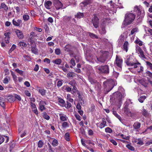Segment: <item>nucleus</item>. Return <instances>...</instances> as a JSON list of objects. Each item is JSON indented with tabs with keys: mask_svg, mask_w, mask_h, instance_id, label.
Here are the masks:
<instances>
[{
	"mask_svg": "<svg viewBox=\"0 0 152 152\" xmlns=\"http://www.w3.org/2000/svg\"><path fill=\"white\" fill-rule=\"evenodd\" d=\"M146 63L147 65L149 66L150 68L152 69V64L148 61H147Z\"/></svg>",
	"mask_w": 152,
	"mask_h": 152,
	"instance_id": "nucleus-64",
	"label": "nucleus"
},
{
	"mask_svg": "<svg viewBox=\"0 0 152 152\" xmlns=\"http://www.w3.org/2000/svg\"><path fill=\"white\" fill-rule=\"evenodd\" d=\"M106 122L105 121L104 118L102 119V122L99 125V128L101 129H102L106 126Z\"/></svg>",
	"mask_w": 152,
	"mask_h": 152,
	"instance_id": "nucleus-17",
	"label": "nucleus"
},
{
	"mask_svg": "<svg viewBox=\"0 0 152 152\" xmlns=\"http://www.w3.org/2000/svg\"><path fill=\"white\" fill-rule=\"evenodd\" d=\"M122 62V60L121 59L118 58L117 56H116L115 63L117 66L120 67H121Z\"/></svg>",
	"mask_w": 152,
	"mask_h": 152,
	"instance_id": "nucleus-13",
	"label": "nucleus"
},
{
	"mask_svg": "<svg viewBox=\"0 0 152 152\" xmlns=\"http://www.w3.org/2000/svg\"><path fill=\"white\" fill-rule=\"evenodd\" d=\"M43 118L47 120H49L50 119V117L45 112L43 113Z\"/></svg>",
	"mask_w": 152,
	"mask_h": 152,
	"instance_id": "nucleus-32",
	"label": "nucleus"
},
{
	"mask_svg": "<svg viewBox=\"0 0 152 152\" xmlns=\"http://www.w3.org/2000/svg\"><path fill=\"white\" fill-rule=\"evenodd\" d=\"M39 92L42 96H44L45 95L46 90L44 89H39Z\"/></svg>",
	"mask_w": 152,
	"mask_h": 152,
	"instance_id": "nucleus-36",
	"label": "nucleus"
},
{
	"mask_svg": "<svg viewBox=\"0 0 152 152\" xmlns=\"http://www.w3.org/2000/svg\"><path fill=\"white\" fill-rule=\"evenodd\" d=\"M75 116L76 119L79 120V121H80L81 120V117L78 114H75Z\"/></svg>",
	"mask_w": 152,
	"mask_h": 152,
	"instance_id": "nucleus-59",
	"label": "nucleus"
},
{
	"mask_svg": "<svg viewBox=\"0 0 152 152\" xmlns=\"http://www.w3.org/2000/svg\"><path fill=\"white\" fill-rule=\"evenodd\" d=\"M15 32L18 37L20 39H22L24 37V35L22 31L18 29H16Z\"/></svg>",
	"mask_w": 152,
	"mask_h": 152,
	"instance_id": "nucleus-11",
	"label": "nucleus"
},
{
	"mask_svg": "<svg viewBox=\"0 0 152 152\" xmlns=\"http://www.w3.org/2000/svg\"><path fill=\"white\" fill-rule=\"evenodd\" d=\"M28 41L30 43L31 47H36V45L34 41H33V40H29Z\"/></svg>",
	"mask_w": 152,
	"mask_h": 152,
	"instance_id": "nucleus-42",
	"label": "nucleus"
},
{
	"mask_svg": "<svg viewBox=\"0 0 152 152\" xmlns=\"http://www.w3.org/2000/svg\"><path fill=\"white\" fill-rule=\"evenodd\" d=\"M74 73L72 72H69L67 74V77H68L70 78L73 77L74 76Z\"/></svg>",
	"mask_w": 152,
	"mask_h": 152,
	"instance_id": "nucleus-35",
	"label": "nucleus"
},
{
	"mask_svg": "<svg viewBox=\"0 0 152 152\" xmlns=\"http://www.w3.org/2000/svg\"><path fill=\"white\" fill-rule=\"evenodd\" d=\"M146 76H149V77L152 78V73L148 71H147L145 73Z\"/></svg>",
	"mask_w": 152,
	"mask_h": 152,
	"instance_id": "nucleus-39",
	"label": "nucleus"
},
{
	"mask_svg": "<svg viewBox=\"0 0 152 152\" xmlns=\"http://www.w3.org/2000/svg\"><path fill=\"white\" fill-rule=\"evenodd\" d=\"M128 45L129 43L127 41H126L124 43L123 45L124 50H125L126 52L128 51Z\"/></svg>",
	"mask_w": 152,
	"mask_h": 152,
	"instance_id": "nucleus-22",
	"label": "nucleus"
},
{
	"mask_svg": "<svg viewBox=\"0 0 152 152\" xmlns=\"http://www.w3.org/2000/svg\"><path fill=\"white\" fill-rule=\"evenodd\" d=\"M11 74L14 81H16L17 80V77L15 74L12 71H11Z\"/></svg>",
	"mask_w": 152,
	"mask_h": 152,
	"instance_id": "nucleus-45",
	"label": "nucleus"
},
{
	"mask_svg": "<svg viewBox=\"0 0 152 152\" xmlns=\"http://www.w3.org/2000/svg\"><path fill=\"white\" fill-rule=\"evenodd\" d=\"M119 73L114 71L113 72V76L115 78H117L118 76Z\"/></svg>",
	"mask_w": 152,
	"mask_h": 152,
	"instance_id": "nucleus-54",
	"label": "nucleus"
},
{
	"mask_svg": "<svg viewBox=\"0 0 152 152\" xmlns=\"http://www.w3.org/2000/svg\"><path fill=\"white\" fill-rule=\"evenodd\" d=\"M124 112L127 114L128 115H132V113L129 111L128 109L129 104L127 102H126L124 104Z\"/></svg>",
	"mask_w": 152,
	"mask_h": 152,
	"instance_id": "nucleus-10",
	"label": "nucleus"
},
{
	"mask_svg": "<svg viewBox=\"0 0 152 152\" xmlns=\"http://www.w3.org/2000/svg\"><path fill=\"white\" fill-rule=\"evenodd\" d=\"M60 120L62 121H65L67 120V117L66 115L62 113L59 114Z\"/></svg>",
	"mask_w": 152,
	"mask_h": 152,
	"instance_id": "nucleus-16",
	"label": "nucleus"
},
{
	"mask_svg": "<svg viewBox=\"0 0 152 152\" xmlns=\"http://www.w3.org/2000/svg\"><path fill=\"white\" fill-rule=\"evenodd\" d=\"M142 114L145 116H146L148 115V113L145 109L143 107V110L142 112Z\"/></svg>",
	"mask_w": 152,
	"mask_h": 152,
	"instance_id": "nucleus-29",
	"label": "nucleus"
},
{
	"mask_svg": "<svg viewBox=\"0 0 152 152\" xmlns=\"http://www.w3.org/2000/svg\"><path fill=\"white\" fill-rule=\"evenodd\" d=\"M88 80L91 84L94 83L96 82V80H94L92 78L90 77H88Z\"/></svg>",
	"mask_w": 152,
	"mask_h": 152,
	"instance_id": "nucleus-49",
	"label": "nucleus"
},
{
	"mask_svg": "<svg viewBox=\"0 0 152 152\" xmlns=\"http://www.w3.org/2000/svg\"><path fill=\"white\" fill-rule=\"evenodd\" d=\"M136 51L138 53L140 54V56L141 57L145 58V56L144 54V52L142 49L139 47L137 46L136 48Z\"/></svg>",
	"mask_w": 152,
	"mask_h": 152,
	"instance_id": "nucleus-9",
	"label": "nucleus"
},
{
	"mask_svg": "<svg viewBox=\"0 0 152 152\" xmlns=\"http://www.w3.org/2000/svg\"><path fill=\"white\" fill-rule=\"evenodd\" d=\"M61 51L59 49H56L55 50V53L57 55H59L60 54Z\"/></svg>",
	"mask_w": 152,
	"mask_h": 152,
	"instance_id": "nucleus-57",
	"label": "nucleus"
},
{
	"mask_svg": "<svg viewBox=\"0 0 152 152\" xmlns=\"http://www.w3.org/2000/svg\"><path fill=\"white\" fill-rule=\"evenodd\" d=\"M126 147L129 149L131 151H134V150H135V149H134V148L133 147L130 145L129 144H128V145H126Z\"/></svg>",
	"mask_w": 152,
	"mask_h": 152,
	"instance_id": "nucleus-44",
	"label": "nucleus"
},
{
	"mask_svg": "<svg viewBox=\"0 0 152 152\" xmlns=\"http://www.w3.org/2000/svg\"><path fill=\"white\" fill-rule=\"evenodd\" d=\"M58 102L59 103H60L62 104H64L65 103L63 99H62L61 98H59L58 99Z\"/></svg>",
	"mask_w": 152,
	"mask_h": 152,
	"instance_id": "nucleus-61",
	"label": "nucleus"
},
{
	"mask_svg": "<svg viewBox=\"0 0 152 152\" xmlns=\"http://www.w3.org/2000/svg\"><path fill=\"white\" fill-rule=\"evenodd\" d=\"M2 8L6 12L8 10V7L4 3H2L0 6V9Z\"/></svg>",
	"mask_w": 152,
	"mask_h": 152,
	"instance_id": "nucleus-20",
	"label": "nucleus"
},
{
	"mask_svg": "<svg viewBox=\"0 0 152 152\" xmlns=\"http://www.w3.org/2000/svg\"><path fill=\"white\" fill-rule=\"evenodd\" d=\"M70 48L71 46L70 45H66L65 47V50L67 52L69 51L71 49Z\"/></svg>",
	"mask_w": 152,
	"mask_h": 152,
	"instance_id": "nucleus-40",
	"label": "nucleus"
},
{
	"mask_svg": "<svg viewBox=\"0 0 152 152\" xmlns=\"http://www.w3.org/2000/svg\"><path fill=\"white\" fill-rule=\"evenodd\" d=\"M65 90L67 92H70L71 91L72 88L68 86H67L65 88Z\"/></svg>",
	"mask_w": 152,
	"mask_h": 152,
	"instance_id": "nucleus-58",
	"label": "nucleus"
},
{
	"mask_svg": "<svg viewBox=\"0 0 152 152\" xmlns=\"http://www.w3.org/2000/svg\"><path fill=\"white\" fill-rule=\"evenodd\" d=\"M4 139L3 137L0 135V144H2L4 141Z\"/></svg>",
	"mask_w": 152,
	"mask_h": 152,
	"instance_id": "nucleus-55",
	"label": "nucleus"
},
{
	"mask_svg": "<svg viewBox=\"0 0 152 152\" xmlns=\"http://www.w3.org/2000/svg\"><path fill=\"white\" fill-rule=\"evenodd\" d=\"M69 135L68 133H66L65 134L64 137L65 139L67 141L69 140Z\"/></svg>",
	"mask_w": 152,
	"mask_h": 152,
	"instance_id": "nucleus-38",
	"label": "nucleus"
},
{
	"mask_svg": "<svg viewBox=\"0 0 152 152\" xmlns=\"http://www.w3.org/2000/svg\"><path fill=\"white\" fill-rule=\"evenodd\" d=\"M114 81L112 79H109L103 83L104 87L109 89L108 91L112 90L114 87Z\"/></svg>",
	"mask_w": 152,
	"mask_h": 152,
	"instance_id": "nucleus-3",
	"label": "nucleus"
},
{
	"mask_svg": "<svg viewBox=\"0 0 152 152\" xmlns=\"http://www.w3.org/2000/svg\"><path fill=\"white\" fill-rule=\"evenodd\" d=\"M124 36L122 35H121L119 38L118 40L120 41V40L121 42H123L124 40Z\"/></svg>",
	"mask_w": 152,
	"mask_h": 152,
	"instance_id": "nucleus-63",
	"label": "nucleus"
},
{
	"mask_svg": "<svg viewBox=\"0 0 152 152\" xmlns=\"http://www.w3.org/2000/svg\"><path fill=\"white\" fill-rule=\"evenodd\" d=\"M43 144L44 143L42 140H39L38 143V146L39 148H41Z\"/></svg>",
	"mask_w": 152,
	"mask_h": 152,
	"instance_id": "nucleus-47",
	"label": "nucleus"
},
{
	"mask_svg": "<svg viewBox=\"0 0 152 152\" xmlns=\"http://www.w3.org/2000/svg\"><path fill=\"white\" fill-rule=\"evenodd\" d=\"M137 143L140 145H142L143 144V143L142 140L140 139H138L137 141Z\"/></svg>",
	"mask_w": 152,
	"mask_h": 152,
	"instance_id": "nucleus-56",
	"label": "nucleus"
},
{
	"mask_svg": "<svg viewBox=\"0 0 152 152\" xmlns=\"http://www.w3.org/2000/svg\"><path fill=\"white\" fill-rule=\"evenodd\" d=\"M70 64L73 66H75L76 65L75 61L74 59L72 58L70 60Z\"/></svg>",
	"mask_w": 152,
	"mask_h": 152,
	"instance_id": "nucleus-60",
	"label": "nucleus"
},
{
	"mask_svg": "<svg viewBox=\"0 0 152 152\" xmlns=\"http://www.w3.org/2000/svg\"><path fill=\"white\" fill-rule=\"evenodd\" d=\"M141 124L138 122H135L133 125V126L134 129H138L140 128V127Z\"/></svg>",
	"mask_w": 152,
	"mask_h": 152,
	"instance_id": "nucleus-18",
	"label": "nucleus"
},
{
	"mask_svg": "<svg viewBox=\"0 0 152 152\" xmlns=\"http://www.w3.org/2000/svg\"><path fill=\"white\" fill-rule=\"evenodd\" d=\"M134 10L137 13H138V12H141L140 9L137 6H136L134 7Z\"/></svg>",
	"mask_w": 152,
	"mask_h": 152,
	"instance_id": "nucleus-51",
	"label": "nucleus"
},
{
	"mask_svg": "<svg viewBox=\"0 0 152 152\" xmlns=\"http://www.w3.org/2000/svg\"><path fill=\"white\" fill-rule=\"evenodd\" d=\"M84 15L83 13L79 12L75 15V18H80L84 17Z\"/></svg>",
	"mask_w": 152,
	"mask_h": 152,
	"instance_id": "nucleus-19",
	"label": "nucleus"
},
{
	"mask_svg": "<svg viewBox=\"0 0 152 152\" xmlns=\"http://www.w3.org/2000/svg\"><path fill=\"white\" fill-rule=\"evenodd\" d=\"M15 48H16V46L14 44L13 45H12L11 48L10 49V50H9V54H10V53H11L12 51L14 50V49Z\"/></svg>",
	"mask_w": 152,
	"mask_h": 152,
	"instance_id": "nucleus-48",
	"label": "nucleus"
},
{
	"mask_svg": "<svg viewBox=\"0 0 152 152\" xmlns=\"http://www.w3.org/2000/svg\"><path fill=\"white\" fill-rule=\"evenodd\" d=\"M53 3L56 8L57 10L62 8L63 7L62 3L58 0H53Z\"/></svg>",
	"mask_w": 152,
	"mask_h": 152,
	"instance_id": "nucleus-8",
	"label": "nucleus"
},
{
	"mask_svg": "<svg viewBox=\"0 0 152 152\" xmlns=\"http://www.w3.org/2000/svg\"><path fill=\"white\" fill-rule=\"evenodd\" d=\"M69 84L71 85L72 87L76 86L77 85L76 83V81L74 80L70 81L69 82Z\"/></svg>",
	"mask_w": 152,
	"mask_h": 152,
	"instance_id": "nucleus-33",
	"label": "nucleus"
},
{
	"mask_svg": "<svg viewBox=\"0 0 152 152\" xmlns=\"http://www.w3.org/2000/svg\"><path fill=\"white\" fill-rule=\"evenodd\" d=\"M91 22L95 28H97L99 27V19L96 16H94L93 17L91 20Z\"/></svg>",
	"mask_w": 152,
	"mask_h": 152,
	"instance_id": "nucleus-7",
	"label": "nucleus"
},
{
	"mask_svg": "<svg viewBox=\"0 0 152 152\" xmlns=\"http://www.w3.org/2000/svg\"><path fill=\"white\" fill-rule=\"evenodd\" d=\"M58 142L57 140L56 139H54L52 141V144L53 146H56L57 145Z\"/></svg>",
	"mask_w": 152,
	"mask_h": 152,
	"instance_id": "nucleus-37",
	"label": "nucleus"
},
{
	"mask_svg": "<svg viewBox=\"0 0 152 152\" xmlns=\"http://www.w3.org/2000/svg\"><path fill=\"white\" fill-rule=\"evenodd\" d=\"M89 35L92 38H98L96 35L92 33H89Z\"/></svg>",
	"mask_w": 152,
	"mask_h": 152,
	"instance_id": "nucleus-52",
	"label": "nucleus"
},
{
	"mask_svg": "<svg viewBox=\"0 0 152 152\" xmlns=\"http://www.w3.org/2000/svg\"><path fill=\"white\" fill-rule=\"evenodd\" d=\"M15 71L19 74L21 75L22 76L23 75V72L21 70H19L18 69H15Z\"/></svg>",
	"mask_w": 152,
	"mask_h": 152,
	"instance_id": "nucleus-46",
	"label": "nucleus"
},
{
	"mask_svg": "<svg viewBox=\"0 0 152 152\" xmlns=\"http://www.w3.org/2000/svg\"><path fill=\"white\" fill-rule=\"evenodd\" d=\"M114 100L118 104H120L125 96L124 93H121L117 92L113 94Z\"/></svg>",
	"mask_w": 152,
	"mask_h": 152,
	"instance_id": "nucleus-2",
	"label": "nucleus"
},
{
	"mask_svg": "<svg viewBox=\"0 0 152 152\" xmlns=\"http://www.w3.org/2000/svg\"><path fill=\"white\" fill-rule=\"evenodd\" d=\"M108 53V52H107L105 51L102 55H101L100 56L97 57L98 61L99 63H104L106 61V55L105 54L107 55Z\"/></svg>",
	"mask_w": 152,
	"mask_h": 152,
	"instance_id": "nucleus-6",
	"label": "nucleus"
},
{
	"mask_svg": "<svg viewBox=\"0 0 152 152\" xmlns=\"http://www.w3.org/2000/svg\"><path fill=\"white\" fill-rule=\"evenodd\" d=\"M4 99L0 97V105L3 108H5V104H4Z\"/></svg>",
	"mask_w": 152,
	"mask_h": 152,
	"instance_id": "nucleus-23",
	"label": "nucleus"
},
{
	"mask_svg": "<svg viewBox=\"0 0 152 152\" xmlns=\"http://www.w3.org/2000/svg\"><path fill=\"white\" fill-rule=\"evenodd\" d=\"M71 16H64L63 19V21L65 22L69 21L71 20Z\"/></svg>",
	"mask_w": 152,
	"mask_h": 152,
	"instance_id": "nucleus-30",
	"label": "nucleus"
},
{
	"mask_svg": "<svg viewBox=\"0 0 152 152\" xmlns=\"http://www.w3.org/2000/svg\"><path fill=\"white\" fill-rule=\"evenodd\" d=\"M146 97L145 96H141L138 99L139 101L141 103H142L145 99L146 98Z\"/></svg>",
	"mask_w": 152,
	"mask_h": 152,
	"instance_id": "nucleus-27",
	"label": "nucleus"
},
{
	"mask_svg": "<svg viewBox=\"0 0 152 152\" xmlns=\"http://www.w3.org/2000/svg\"><path fill=\"white\" fill-rule=\"evenodd\" d=\"M23 19L25 21H27L29 19V16L26 14L23 15Z\"/></svg>",
	"mask_w": 152,
	"mask_h": 152,
	"instance_id": "nucleus-31",
	"label": "nucleus"
},
{
	"mask_svg": "<svg viewBox=\"0 0 152 152\" xmlns=\"http://www.w3.org/2000/svg\"><path fill=\"white\" fill-rule=\"evenodd\" d=\"M21 22V20H18L17 21L13 20H12V23L15 26H19Z\"/></svg>",
	"mask_w": 152,
	"mask_h": 152,
	"instance_id": "nucleus-21",
	"label": "nucleus"
},
{
	"mask_svg": "<svg viewBox=\"0 0 152 152\" xmlns=\"http://www.w3.org/2000/svg\"><path fill=\"white\" fill-rule=\"evenodd\" d=\"M135 17L134 14L132 13H127L125 15L124 24L125 25L130 24L134 20Z\"/></svg>",
	"mask_w": 152,
	"mask_h": 152,
	"instance_id": "nucleus-1",
	"label": "nucleus"
},
{
	"mask_svg": "<svg viewBox=\"0 0 152 152\" xmlns=\"http://www.w3.org/2000/svg\"><path fill=\"white\" fill-rule=\"evenodd\" d=\"M7 100L10 102H13L15 101V98L14 96H9L7 98Z\"/></svg>",
	"mask_w": 152,
	"mask_h": 152,
	"instance_id": "nucleus-25",
	"label": "nucleus"
},
{
	"mask_svg": "<svg viewBox=\"0 0 152 152\" xmlns=\"http://www.w3.org/2000/svg\"><path fill=\"white\" fill-rule=\"evenodd\" d=\"M93 0H86L80 4L81 6L86 7L88 5L91 3Z\"/></svg>",
	"mask_w": 152,
	"mask_h": 152,
	"instance_id": "nucleus-15",
	"label": "nucleus"
},
{
	"mask_svg": "<svg viewBox=\"0 0 152 152\" xmlns=\"http://www.w3.org/2000/svg\"><path fill=\"white\" fill-rule=\"evenodd\" d=\"M53 62L57 64H59L61 62V59L58 58L53 61Z\"/></svg>",
	"mask_w": 152,
	"mask_h": 152,
	"instance_id": "nucleus-26",
	"label": "nucleus"
},
{
	"mask_svg": "<svg viewBox=\"0 0 152 152\" xmlns=\"http://www.w3.org/2000/svg\"><path fill=\"white\" fill-rule=\"evenodd\" d=\"M113 113L117 118H118L119 119V120L121 121V118L120 116L117 113L116 111H113Z\"/></svg>",
	"mask_w": 152,
	"mask_h": 152,
	"instance_id": "nucleus-34",
	"label": "nucleus"
},
{
	"mask_svg": "<svg viewBox=\"0 0 152 152\" xmlns=\"http://www.w3.org/2000/svg\"><path fill=\"white\" fill-rule=\"evenodd\" d=\"M14 98H15L16 99H18V101H20L21 99V98L20 96L16 94H15L14 95Z\"/></svg>",
	"mask_w": 152,
	"mask_h": 152,
	"instance_id": "nucleus-53",
	"label": "nucleus"
},
{
	"mask_svg": "<svg viewBox=\"0 0 152 152\" xmlns=\"http://www.w3.org/2000/svg\"><path fill=\"white\" fill-rule=\"evenodd\" d=\"M31 47V51L33 53L36 54L38 52V50L36 48V47L32 46Z\"/></svg>",
	"mask_w": 152,
	"mask_h": 152,
	"instance_id": "nucleus-24",
	"label": "nucleus"
},
{
	"mask_svg": "<svg viewBox=\"0 0 152 152\" xmlns=\"http://www.w3.org/2000/svg\"><path fill=\"white\" fill-rule=\"evenodd\" d=\"M96 69L100 72L103 73L108 74L109 72V67L107 65L97 67Z\"/></svg>",
	"mask_w": 152,
	"mask_h": 152,
	"instance_id": "nucleus-5",
	"label": "nucleus"
},
{
	"mask_svg": "<svg viewBox=\"0 0 152 152\" xmlns=\"http://www.w3.org/2000/svg\"><path fill=\"white\" fill-rule=\"evenodd\" d=\"M105 131L106 132L110 133L112 132V130L110 128L107 127L105 129Z\"/></svg>",
	"mask_w": 152,
	"mask_h": 152,
	"instance_id": "nucleus-43",
	"label": "nucleus"
},
{
	"mask_svg": "<svg viewBox=\"0 0 152 152\" xmlns=\"http://www.w3.org/2000/svg\"><path fill=\"white\" fill-rule=\"evenodd\" d=\"M18 45L20 46H23V47H26L27 46L26 44L23 42H20Z\"/></svg>",
	"mask_w": 152,
	"mask_h": 152,
	"instance_id": "nucleus-41",
	"label": "nucleus"
},
{
	"mask_svg": "<svg viewBox=\"0 0 152 152\" xmlns=\"http://www.w3.org/2000/svg\"><path fill=\"white\" fill-rule=\"evenodd\" d=\"M52 4V2L50 1H45L44 5L45 7L48 9H50Z\"/></svg>",
	"mask_w": 152,
	"mask_h": 152,
	"instance_id": "nucleus-14",
	"label": "nucleus"
},
{
	"mask_svg": "<svg viewBox=\"0 0 152 152\" xmlns=\"http://www.w3.org/2000/svg\"><path fill=\"white\" fill-rule=\"evenodd\" d=\"M140 84L145 87H147L148 83H146L144 80H140Z\"/></svg>",
	"mask_w": 152,
	"mask_h": 152,
	"instance_id": "nucleus-28",
	"label": "nucleus"
},
{
	"mask_svg": "<svg viewBox=\"0 0 152 152\" xmlns=\"http://www.w3.org/2000/svg\"><path fill=\"white\" fill-rule=\"evenodd\" d=\"M80 132L83 134H85V132L83 127H82L80 129Z\"/></svg>",
	"mask_w": 152,
	"mask_h": 152,
	"instance_id": "nucleus-62",
	"label": "nucleus"
},
{
	"mask_svg": "<svg viewBox=\"0 0 152 152\" xmlns=\"http://www.w3.org/2000/svg\"><path fill=\"white\" fill-rule=\"evenodd\" d=\"M39 105V109L41 111H42L44 110L45 109V106L46 105V103L45 101H41L40 102Z\"/></svg>",
	"mask_w": 152,
	"mask_h": 152,
	"instance_id": "nucleus-12",
	"label": "nucleus"
},
{
	"mask_svg": "<svg viewBox=\"0 0 152 152\" xmlns=\"http://www.w3.org/2000/svg\"><path fill=\"white\" fill-rule=\"evenodd\" d=\"M133 60L131 57H129L128 58L126 61V64L130 66H133V67L134 68H137L138 65H140V63H136L134 62L133 61Z\"/></svg>",
	"mask_w": 152,
	"mask_h": 152,
	"instance_id": "nucleus-4",
	"label": "nucleus"
},
{
	"mask_svg": "<svg viewBox=\"0 0 152 152\" xmlns=\"http://www.w3.org/2000/svg\"><path fill=\"white\" fill-rule=\"evenodd\" d=\"M138 29L137 28H134L131 31V34L132 35L135 32L137 31Z\"/></svg>",
	"mask_w": 152,
	"mask_h": 152,
	"instance_id": "nucleus-50",
	"label": "nucleus"
}]
</instances>
